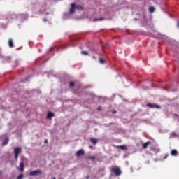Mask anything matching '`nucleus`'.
Returning <instances> with one entry per match:
<instances>
[{
  "label": "nucleus",
  "instance_id": "1",
  "mask_svg": "<svg viewBox=\"0 0 179 179\" xmlns=\"http://www.w3.org/2000/svg\"><path fill=\"white\" fill-rule=\"evenodd\" d=\"M75 9H78V10H83V7L81 6H76L74 3L71 4V8L69 9V13L64 15V19H69L71 15L75 13Z\"/></svg>",
  "mask_w": 179,
  "mask_h": 179
},
{
  "label": "nucleus",
  "instance_id": "15",
  "mask_svg": "<svg viewBox=\"0 0 179 179\" xmlns=\"http://www.w3.org/2000/svg\"><path fill=\"white\" fill-rule=\"evenodd\" d=\"M149 12H150V13H153V12H155V7L153 6L150 7Z\"/></svg>",
  "mask_w": 179,
  "mask_h": 179
},
{
  "label": "nucleus",
  "instance_id": "21",
  "mask_svg": "<svg viewBox=\"0 0 179 179\" xmlns=\"http://www.w3.org/2000/svg\"><path fill=\"white\" fill-rule=\"evenodd\" d=\"M112 113L113 114H117V110H113Z\"/></svg>",
  "mask_w": 179,
  "mask_h": 179
},
{
  "label": "nucleus",
  "instance_id": "10",
  "mask_svg": "<svg viewBox=\"0 0 179 179\" xmlns=\"http://www.w3.org/2000/svg\"><path fill=\"white\" fill-rule=\"evenodd\" d=\"M90 141H91L92 143H93L94 145H96V144L97 143V142H99V139L94 138H90Z\"/></svg>",
  "mask_w": 179,
  "mask_h": 179
},
{
  "label": "nucleus",
  "instance_id": "16",
  "mask_svg": "<svg viewBox=\"0 0 179 179\" xmlns=\"http://www.w3.org/2000/svg\"><path fill=\"white\" fill-rule=\"evenodd\" d=\"M90 160H96V157L94 156H90L87 157Z\"/></svg>",
  "mask_w": 179,
  "mask_h": 179
},
{
  "label": "nucleus",
  "instance_id": "17",
  "mask_svg": "<svg viewBox=\"0 0 179 179\" xmlns=\"http://www.w3.org/2000/svg\"><path fill=\"white\" fill-rule=\"evenodd\" d=\"M81 54L83 55H89V52H87V51H82Z\"/></svg>",
  "mask_w": 179,
  "mask_h": 179
},
{
  "label": "nucleus",
  "instance_id": "12",
  "mask_svg": "<svg viewBox=\"0 0 179 179\" xmlns=\"http://www.w3.org/2000/svg\"><path fill=\"white\" fill-rule=\"evenodd\" d=\"M149 145H150V141H148V142L143 143V148L146 149L148 148V146H149Z\"/></svg>",
  "mask_w": 179,
  "mask_h": 179
},
{
  "label": "nucleus",
  "instance_id": "22",
  "mask_svg": "<svg viewBox=\"0 0 179 179\" xmlns=\"http://www.w3.org/2000/svg\"><path fill=\"white\" fill-rule=\"evenodd\" d=\"M99 111H101V107L98 108Z\"/></svg>",
  "mask_w": 179,
  "mask_h": 179
},
{
  "label": "nucleus",
  "instance_id": "27",
  "mask_svg": "<svg viewBox=\"0 0 179 179\" xmlns=\"http://www.w3.org/2000/svg\"><path fill=\"white\" fill-rule=\"evenodd\" d=\"M43 22H47V19H43Z\"/></svg>",
  "mask_w": 179,
  "mask_h": 179
},
{
  "label": "nucleus",
  "instance_id": "11",
  "mask_svg": "<svg viewBox=\"0 0 179 179\" xmlns=\"http://www.w3.org/2000/svg\"><path fill=\"white\" fill-rule=\"evenodd\" d=\"M117 149H122V150H127V145H117Z\"/></svg>",
  "mask_w": 179,
  "mask_h": 179
},
{
  "label": "nucleus",
  "instance_id": "19",
  "mask_svg": "<svg viewBox=\"0 0 179 179\" xmlns=\"http://www.w3.org/2000/svg\"><path fill=\"white\" fill-rule=\"evenodd\" d=\"M100 20H104V18H99V19H96V18H95V19L94 20V22H99V21H100Z\"/></svg>",
  "mask_w": 179,
  "mask_h": 179
},
{
  "label": "nucleus",
  "instance_id": "18",
  "mask_svg": "<svg viewBox=\"0 0 179 179\" xmlns=\"http://www.w3.org/2000/svg\"><path fill=\"white\" fill-rule=\"evenodd\" d=\"M99 62H100V64H105L106 61H104V59H103L101 58H99Z\"/></svg>",
  "mask_w": 179,
  "mask_h": 179
},
{
  "label": "nucleus",
  "instance_id": "3",
  "mask_svg": "<svg viewBox=\"0 0 179 179\" xmlns=\"http://www.w3.org/2000/svg\"><path fill=\"white\" fill-rule=\"evenodd\" d=\"M22 152V148L17 147L14 149V155L15 160H17V157H19V153Z\"/></svg>",
  "mask_w": 179,
  "mask_h": 179
},
{
  "label": "nucleus",
  "instance_id": "30",
  "mask_svg": "<svg viewBox=\"0 0 179 179\" xmlns=\"http://www.w3.org/2000/svg\"><path fill=\"white\" fill-rule=\"evenodd\" d=\"M164 159H167V155L164 157Z\"/></svg>",
  "mask_w": 179,
  "mask_h": 179
},
{
  "label": "nucleus",
  "instance_id": "8",
  "mask_svg": "<svg viewBox=\"0 0 179 179\" xmlns=\"http://www.w3.org/2000/svg\"><path fill=\"white\" fill-rule=\"evenodd\" d=\"M20 171H21V173H23V171H24V164H23V162H20Z\"/></svg>",
  "mask_w": 179,
  "mask_h": 179
},
{
  "label": "nucleus",
  "instance_id": "13",
  "mask_svg": "<svg viewBox=\"0 0 179 179\" xmlns=\"http://www.w3.org/2000/svg\"><path fill=\"white\" fill-rule=\"evenodd\" d=\"M9 143V138H6V139L4 140V142L2 144V146H6V145H8V143Z\"/></svg>",
  "mask_w": 179,
  "mask_h": 179
},
{
  "label": "nucleus",
  "instance_id": "9",
  "mask_svg": "<svg viewBox=\"0 0 179 179\" xmlns=\"http://www.w3.org/2000/svg\"><path fill=\"white\" fill-rule=\"evenodd\" d=\"M171 156H177L178 155V151L177 150H172L171 151Z\"/></svg>",
  "mask_w": 179,
  "mask_h": 179
},
{
  "label": "nucleus",
  "instance_id": "4",
  "mask_svg": "<svg viewBox=\"0 0 179 179\" xmlns=\"http://www.w3.org/2000/svg\"><path fill=\"white\" fill-rule=\"evenodd\" d=\"M43 174V172L40 169H37L36 171H33L29 173V176H41Z\"/></svg>",
  "mask_w": 179,
  "mask_h": 179
},
{
  "label": "nucleus",
  "instance_id": "5",
  "mask_svg": "<svg viewBox=\"0 0 179 179\" xmlns=\"http://www.w3.org/2000/svg\"><path fill=\"white\" fill-rule=\"evenodd\" d=\"M147 106L149 107L150 108H162L160 106L155 103H148Z\"/></svg>",
  "mask_w": 179,
  "mask_h": 179
},
{
  "label": "nucleus",
  "instance_id": "7",
  "mask_svg": "<svg viewBox=\"0 0 179 179\" xmlns=\"http://www.w3.org/2000/svg\"><path fill=\"white\" fill-rule=\"evenodd\" d=\"M52 117H55L54 113L48 112L46 118H48V120H51Z\"/></svg>",
  "mask_w": 179,
  "mask_h": 179
},
{
  "label": "nucleus",
  "instance_id": "2",
  "mask_svg": "<svg viewBox=\"0 0 179 179\" xmlns=\"http://www.w3.org/2000/svg\"><path fill=\"white\" fill-rule=\"evenodd\" d=\"M110 171H111V173H113V174H115V176H117V177L119 176H121V174H122V172H121V169L118 166L112 167V169H110Z\"/></svg>",
  "mask_w": 179,
  "mask_h": 179
},
{
  "label": "nucleus",
  "instance_id": "24",
  "mask_svg": "<svg viewBox=\"0 0 179 179\" xmlns=\"http://www.w3.org/2000/svg\"><path fill=\"white\" fill-rule=\"evenodd\" d=\"M92 51H94L96 52V50L94 48H92Z\"/></svg>",
  "mask_w": 179,
  "mask_h": 179
},
{
  "label": "nucleus",
  "instance_id": "29",
  "mask_svg": "<svg viewBox=\"0 0 179 179\" xmlns=\"http://www.w3.org/2000/svg\"><path fill=\"white\" fill-rule=\"evenodd\" d=\"M90 148L91 149H93V146H90Z\"/></svg>",
  "mask_w": 179,
  "mask_h": 179
},
{
  "label": "nucleus",
  "instance_id": "6",
  "mask_svg": "<svg viewBox=\"0 0 179 179\" xmlns=\"http://www.w3.org/2000/svg\"><path fill=\"white\" fill-rule=\"evenodd\" d=\"M85 155V151L83 150H80L76 153V156L77 157H80V156H83Z\"/></svg>",
  "mask_w": 179,
  "mask_h": 179
},
{
  "label": "nucleus",
  "instance_id": "20",
  "mask_svg": "<svg viewBox=\"0 0 179 179\" xmlns=\"http://www.w3.org/2000/svg\"><path fill=\"white\" fill-rule=\"evenodd\" d=\"M75 86V83L73 82L70 83V87H73Z\"/></svg>",
  "mask_w": 179,
  "mask_h": 179
},
{
  "label": "nucleus",
  "instance_id": "14",
  "mask_svg": "<svg viewBox=\"0 0 179 179\" xmlns=\"http://www.w3.org/2000/svg\"><path fill=\"white\" fill-rule=\"evenodd\" d=\"M8 45L9 47H10V48H13L14 47V45H13V41L12 39H10L9 41H8Z\"/></svg>",
  "mask_w": 179,
  "mask_h": 179
},
{
  "label": "nucleus",
  "instance_id": "23",
  "mask_svg": "<svg viewBox=\"0 0 179 179\" xmlns=\"http://www.w3.org/2000/svg\"><path fill=\"white\" fill-rule=\"evenodd\" d=\"M44 143H48V140H45Z\"/></svg>",
  "mask_w": 179,
  "mask_h": 179
},
{
  "label": "nucleus",
  "instance_id": "25",
  "mask_svg": "<svg viewBox=\"0 0 179 179\" xmlns=\"http://www.w3.org/2000/svg\"><path fill=\"white\" fill-rule=\"evenodd\" d=\"M177 27H179V21L177 23Z\"/></svg>",
  "mask_w": 179,
  "mask_h": 179
},
{
  "label": "nucleus",
  "instance_id": "28",
  "mask_svg": "<svg viewBox=\"0 0 179 179\" xmlns=\"http://www.w3.org/2000/svg\"><path fill=\"white\" fill-rule=\"evenodd\" d=\"M86 179H89V176H87V177H85Z\"/></svg>",
  "mask_w": 179,
  "mask_h": 179
},
{
  "label": "nucleus",
  "instance_id": "26",
  "mask_svg": "<svg viewBox=\"0 0 179 179\" xmlns=\"http://www.w3.org/2000/svg\"><path fill=\"white\" fill-rule=\"evenodd\" d=\"M174 116L178 117V114H174Z\"/></svg>",
  "mask_w": 179,
  "mask_h": 179
}]
</instances>
